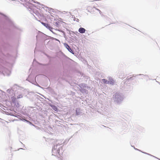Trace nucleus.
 <instances>
[{"label":"nucleus","instance_id":"f03ea898","mask_svg":"<svg viewBox=\"0 0 160 160\" xmlns=\"http://www.w3.org/2000/svg\"><path fill=\"white\" fill-rule=\"evenodd\" d=\"M79 32L81 33H83L85 32L86 30L83 28H80L79 29Z\"/></svg>","mask_w":160,"mask_h":160},{"label":"nucleus","instance_id":"39448f33","mask_svg":"<svg viewBox=\"0 0 160 160\" xmlns=\"http://www.w3.org/2000/svg\"><path fill=\"white\" fill-rule=\"evenodd\" d=\"M52 107L53 110H54V111H57L58 110V109L55 106H52Z\"/></svg>","mask_w":160,"mask_h":160},{"label":"nucleus","instance_id":"20e7f679","mask_svg":"<svg viewBox=\"0 0 160 160\" xmlns=\"http://www.w3.org/2000/svg\"><path fill=\"white\" fill-rule=\"evenodd\" d=\"M42 24L45 26V27H46L47 28H50V27L49 24H47V23H42Z\"/></svg>","mask_w":160,"mask_h":160},{"label":"nucleus","instance_id":"0eeeda50","mask_svg":"<svg viewBox=\"0 0 160 160\" xmlns=\"http://www.w3.org/2000/svg\"><path fill=\"white\" fill-rule=\"evenodd\" d=\"M16 98L14 97H12V100L13 102H15Z\"/></svg>","mask_w":160,"mask_h":160},{"label":"nucleus","instance_id":"423d86ee","mask_svg":"<svg viewBox=\"0 0 160 160\" xmlns=\"http://www.w3.org/2000/svg\"><path fill=\"white\" fill-rule=\"evenodd\" d=\"M119 96V94L118 93H116L114 95H113V97H114L115 98H118V96Z\"/></svg>","mask_w":160,"mask_h":160},{"label":"nucleus","instance_id":"1a4fd4ad","mask_svg":"<svg viewBox=\"0 0 160 160\" xmlns=\"http://www.w3.org/2000/svg\"><path fill=\"white\" fill-rule=\"evenodd\" d=\"M97 10L99 12V13H100V14H101V13H102V12H101V11L100 10H99V9H97Z\"/></svg>","mask_w":160,"mask_h":160},{"label":"nucleus","instance_id":"7ed1b4c3","mask_svg":"<svg viewBox=\"0 0 160 160\" xmlns=\"http://www.w3.org/2000/svg\"><path fill=\"white\" fill-rule=\"evenodd\" d=\"M64 46L69 51L71 52V51H72L71 48H70L69 46L67 44L64 43Z\"/></svg>","mask_w":160,"mask_h":160},{"label":"nucleus","instance_id":"6e6552de","mask_svg":"<svg viewBox=\"0 0 160 160\" xmlns=\"http://www.w3.org/2000/svg\"><path fill=\"white\" fill-rule=\"evenodd\" d=\"M21 97H22V96L21 95H19V96H18L17 97L18 98H20Z\"/></svg>","mask_w":160,"mask_h":160},{"label":"nucleus","instance_id":"f257e3e1","mask_svg":"<svg viewBox=\"0 0 160 160\" xmlns=\"http://www.w3.org/2000/svg\"><path fill=\"white\" fill-rule=\"evenodd\" d=\"M102 80L103 81V82L105 83H110V84H113L114 83V81L112 79V80L111 81H110V82H109V81H108L105 79H102Z\"/></svg>","mask_w":160,"mask_h":160}]
</instances>
